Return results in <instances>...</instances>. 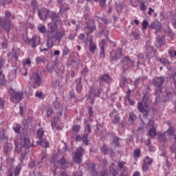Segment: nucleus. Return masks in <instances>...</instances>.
Listing matches in <instances>:
<instances>
[{
	"label": "nucleus",
	"instance_id": "1",
	"mask_svg": "<svg viewBox=\"0 0 176 176\" xmlns=\"http://www.w3.org/2000/svg\"><path fill=\"white\" fill-rule=\"evenodd\" d=\"M142 102L138 103V109L140 113H143L144 116H147L149 113V106H148V101H149V96L145 94L142 98Z\"/></svg>",
	"mask_w": 176,
	"mask_h": 176
},
{
	"label": "nucleus",
	"instance_id": "2",
	"mask_svg": "<svg viewBox=\"0 0 176 176\" xmlns=\"http://www.w3.org/2000/svg\"><path fill=\"white\" fill-rule=\"evenodd\" d=\"M10 17V12L6 11L5 17H0V27L9 32L10 31V28L12 27V23L9 18Z\"/></svg>",
	"mask_w": 176,
	"mask_h": 176
},
{
	"label": "nucleus",
	"instance_id": "3",
	"mask_svg": "<svg viewBox=\"0 0 176 176\" xmlns=\"http://www.w3.org/2000/svg\"><path fill=\"white\" fill-rule=\"evenodd\" d=\"M83 155H85V149L82 146L78 147L76 151L74 153L73 160L74 163L80 164L83 159Z\"/></svg>",
	"mask_w": 176,
	"mask_h": 176
},
{
	"label": "nucleus",
	"instance_id": "4",
	"mask_svg": "<svg viewBox=\"0 0 176 176\" xmlns=\"http://www.w3.org/2000/svg\"><path fill=\"white\" fill-rule=\"evenodd\" d=\"M10 94V102H13V104H18L23 100V93L17 92L13 89L10 90L9 91Z\"/></svg>",
	"mask_w": 176,
	"mask_h": 176
},
{
	"label": "nucleus",
	"instance_id": "5",
	"mask_svg": "<svg viewBox=\"0 0 176 176\" xmlns=\"http://www.w3.org/2000/svg\"><path fill=\"white\" fill-rule=\"evenodd\" d=\"M96 30H97V27L91 19L89 20L84 26V31L86 32L87 36H89V35L93 34Z\"/></svg>",
	"mask_w": 176,
	"mask_h": 176
},
{
	"label": "nucleus",
	"instance_id": "6",
	"mask_svg": "<svg viewBox=\"0 0 176 176\" xmlns=\"http://www.w3.org/2000/svg\"><path fill=\"white\" fill-rule=\"evenodd\" d=\"M123 57V50L121 47L117 49L116 51H113L110 55V62L113 63V61H118L120 58Z\"/></svg>",
	"mask_w": 176,
	"mask_h": 176
},
{
	"label": "nucleus",
	"instance_id": "7",
	"mask_svg": "<svg viewBox=\"0 0 176 176\" xmlns=\"http://www.w3.org/2000/svg\"><path fill=\"white\" fill-rule=\"evenodd\" d=\"M121 64L123 65V70L126 72L130 67L134 65V61L131 60L129 56H125L122 59Z\"/></svg>",
	"mask_w": 176,
	"mask_h": 176
},
{
	"label": "nucleus",
	"instance_id": "8",
	"mask_svg": "<svg viewBox=\"0 0 176 176\" xmlns=\"http://www.w3.org/2000/svg\"><path fill=\"white\" fill-rule=\"evenodd\" d=\"M29 43L31 45L32 49H35L36 46L41 45V38L38 35L34 34L31 39H29Z\"/></svg>",
	"mask_w": 176,
	"mask_h": 176
},
{
	"label": "nucleus",
	"instance_id": "9",
	"mask_svg": "<svg viewBox=\"0 0 176 176\" xmlns=\"http://www.w3.org/2000/svg\"><path fill=\"white\" fill-rule=\"evenodd\" d=\"M61 116H63V111H58L56 113V116L54 117L52 119L51 126H52L53 130H54V129L56 128L57 123H58V122H60V119Z\"/></svg>",
	"mask_w": 176,
	"mask_h": 176
},
{
	"label": "nucleus",
	"instance_id": "10",
	"mask_svg": "<svg viewBox=\"0 0 176 176\" xmlns=\"http://www.w3.org/2000/svg\"><path fill=\"white\" fill-rule=\"evenodd\" d=\"M89 40V50L90 53H93L94 54L96 53V50H97V43L93 41V37L90 36L88 37Z\"/></svg>",
	"mask_w": 176,
	"mask_h": 176
},
{
	"label": "nucleus",
	"instance_id": "11",
	"mask_svg": "<svg viewBox=\"0 0 176 176\" xmlns=\"http://www.w3.org/2000/svg\"><path fill=\"white\" fill-rule=\"evenodd\" d=\"M165 80L166 78L164 77H157L153 79V85L156 87H162Z\"/></svg>",
	"mask_w": 176,
	"mask_h": 176
},
{
	"label": "nucleus",
	"instance_id": "12",
	"mask_svg": "<svg viewBox=\"0 0 176 176\" xmlns=\"http://www.w3.org/2000/svg\"><path fill=\"white\" fill-rule=\"evenodd\" d=\"M45 19L47 17H49L50 19H52V21H54V23H57L58 21V15L56 14L55 12H50L49 10H46V14H45Z\"/></svg>",
	"mask_w": 176,
	"mask_h": 176
},
{
	"label": "nucleus",
	"instance_id": "13",
	"mask_svg": "<svg viewBox=\"0 0 176 176\" xmlns=\"http://www.w3.org/2000/svg\"><path fill=\"white\" fill-rule=\"evenodd\" d=\"M87 170L92 174L93 176H97V172L96 171V164H88Z\"/></svg>",
	"mask_w": 176,
	"mask_h": 176
},
{
	"label": "nucleus",
	"instance_id": "14",
	"mask_svg": "<svg viewBox=\"0 0 176 176\" xmlns=\"http://www.w3.org/2000/svg\"><path fill=\"white\" fill-rule=\"evenodd\" d=\"M118 168L122 173H127V167L126 166V162L124 161H119L118 163Z\"/></svg>",
	"mask_w": 176,
	"mask_h": 176
},
{
	"label": "nucleus",
	"instance_id": "15",
	"mask_svg": "<svg viewBox=\"0 0 176 176\" xmlns=\"http://www.w3.org/2000/svg\"><path fill=\"white\" fill-rule=\"evenodd\" d=\"M48 28L50 29L51 34H54V32L57 31V23L50 22L48 23Z\"/></svg>",
	"mask_w": 176,
	"mask_h": 176
},
{
	"label": "nucleus",
	"instance_id": "16",
	"mask_svg": "<svg viewBox=\"0 0 176 176\" xmlns=\"http://www.w3.org/2000/svg\"><path fill=\"white\" fill-rule=\"evenodd\" d=\"M149 28H153V30H156V32L160 31V23L157 21L152 22L150 25L148 26Z\"/></svg>",
	"mask_w": 176,
	"mask_h": 176
},
{
	"label": "nucleus",
	"instance_id": "17",
	"mask_svg": "<svg viewBox=\"0 0 176 176\" xmlns=\"http://www.w3.org/2000/svg\"><path fill=\"white\" fill-rule=\"evenodd\" d=\"M59 164H60L61 168L63 170H65V168H68V162H67V160L63 157L60 160L57 161Z\"/></svg>",
	"mask_w": 176,
	"mask_h": 176
},
{
	"label": "nucleus",
	"instance_id": "18",
	"mask_svg": "<svg viewBox=\"0 0 176 176\" xmlns=\"http://www.w3.org/2000/svg\"><path fill=\"white\" fill-rule=\"evenodd\" d=\"M33 82L37 86H39L42 82V78L38 75V74H34L32 76Z\"/></svg>",
	"mask_w": 176,
	"mask_h": 176
},
{
	"label": "nucleus",
	"instance_id": "19",
	"mask_svg": "<svg viewBox=\"0 0 176 176\" xmlns=\"http://www.w3.org/2000/svg\"><path fill=\"white\" fill-rule=\"evenodd\" d=\"M23 146L25 148H31V146H34V142H31L30 138H25L23 139Z\"/></svg>",
	"mask_w": 176,
	"mask_h": 176
},
{
	"label": "nucleus",
	"instance_id": "20",
	"mask_svg": "<svg viewBox=\"0 0 176 176\" xmlns=\"http://www.w3.org/2000/svg\"><path fill=\"white\" fill-rule=\"evenodd\" d=\"M64 35H65V32L64 30H62L60 32H57L55 34L54 38L55 39H56V41H58L60 42V41L63 39V36H64Z\"/></svg>",
	"mask_w": 176,
	"mask_h": 176
},
{
	"label": "nucleus",
	"instance_id": "21",
	"mask_svg": "<svg viewBox=\"0 0 176 176\" xmlns=\"http://www.w3.org/2000/svg\"><path fill=\"white\" fill-rule=\"evenodd\" d=\"M100 151L103 155H107L109 153V147H108V145L103 144L100 148Z\"/></svg>",
	"mask_w": 176,
	"mask_h": 176
},
{
	"label": "nucleus",
	"instance_id": "22",
	"mask_svg": "<svg viewBox=\"0 0 176 176\" xmlns=\"http://www.w3.org/2000/svg\"><path fill=\"white\" fill-rule=\"evenodd\" d=\"M100 83L102 81L105 82L106 83H111V77L108 74H104L100 76Z\"/></svg>",
	"mask_w": 176,
	"mask_h": 176
},
{
	"label": "nucleus",
	"instance_id": "23",
	"mask_svg": "<svg viewBox=\"0 0 176 176\" xmlns=\"http://www.w3.org/2000/svg\"><path fill=\"white\" fill-rule=\"evenodd\" d=\"M39 145L42 146V148H49L50 146V144L47 140H43V139H41L39 140Z\"/></svg>",
	"mask_w": 176,
	"mask_h": 176
},
{
	"label": "nucleus",
	"instance_id": "24",
	"mask_svg": "<svg viewBox=\"0 0 176 176\" xmlns=\"http://www.w3.org/2000/svg\"><path fill=\"white\" fill-rule=\"evenodd\" d=\"M67 10H69V8H68L67 5H65V6H63L62 7H60L59 12L60 13V14L62 16H63V14L67 16Z\"/></svg>",
	"mask_w": 176,
	"mask_h": 176
},
{
	"label": "nucleus",
	"instance_id": "25",
	"mask_svg": "<svg viewBox=\"0 0 176 176\" xmlns=\"http://www.w3.org/2000/svg\"><path fill=\"white\" fill-rule=\"evenodd\" d=\"M157 133H156V129L155 127L151 128L148 130V135L149 137H151V138H155V137H156L157 135Z\"/></svg>",
	"mask_w": 176,
	"mask_h": 176
},
{
	"label": "nucleus",
	"instance_id": "26",
	"mask_svg": "<svg viewBox=\"0 0 176 176\" xmlns=\"http://www.w3.org/2000/svg\"><path fill=\"white\" fill-rule=\"evenodd\" d=\"M76 89L77 93H82V90H83V87L82 86V78H80L79 82L77 83Z\"/></svg>",
	"mask_w": 176,
	"mask_h": 176
},
{
	"label": "nucleus",
	"instance_id": "27",
	"mask_svg": "<svg viewBox=\"0 0 176 176\" xmlns=\"http://www.w3.org/2000/svg\"><path fill=\"white\" fill-rule=\"evenodd\" d=\"M43 134H45V131H43V129L41 128L37 130L36 135L39 140L43 139Z\"/></svg>",
	"mask_w": 176,
	"mask_h": 176
},
{
	"label": "nucleus",
	"instance_id": "28",
	"mask_svg": "<svg viewBox=\"0 0 176 176\" xmlns=\"http://www.w3.org/2000/svg\"><path fill=\"white\" fill-rule=\"evenodd\" d=\"M94 96H93V86H91L89 88V94L88 95V100H91V104H94Z\"/></svg>",
	"mask_w": 176,
	"mask_h": 176
},
{
	"label": "nucleus",
	"instance_id": "29",
	"mask_svg": "<svg viewBox=\"0 0 176 176\" xmlns=\"http://www.w3.org/2000/svg\"><path fill=\"white\" fill-rule=\"evenodd\" d=\"M101 93H102V89L99 88L97 91H94V88H93V95L94 98L100 97Z\"/></svg>",
	"mask_w": 176,
	"mask_h": 176
},
{
	"label": "nucleus",
	"instance_id": "30",
	"mask_svg": "<svg viewBox=\"0 0 176 176\" xmlns=\"http://www.w3.org/2000/svg\"><path fill=\"white\" fill-rule=\"evenodd\" d=\"M20 171H21V164H19L14 170V176H19L20 174Z\"/></svg>",
	"mask_w": 176,
	"mask_h": 176
},
{
	"label": "nucleus",
	"instance_id": "31",
	"mask_svg": "<svg viewBox=\"0 0 176 176\" xmlns=\"http://www.w3.org/2000/svg\"><path fill=\"white\" fill-rule=\"evenodd\" d=\"M141 156V148H136L134 150L133 157L137 160Z\"/></svg>",
	"mask_w": 176,
	"mask_h": 176
},
{
	"label": "nucleus",
	"instance_id": "32",
	"mask_svg": "<svg viewBox=\"0 0 176 176\" xmlns=\"http://www.w3.org/2000/svg\"><path fill=\"white\" fill-rule=\"evenodd\" d=\"M135 119H137V116L134 114V113H130L128 122H129V123H133Z\"/></svg>",
	"mask_w": 176,
	"mask_h": 176
},
{
	"label": "nucleus",
	"instance_id": "33",
	"mask_svg": "<svg viewBox=\"0 0 176 176\" xmlns=\"http://www.w3.org/2000/svg\"><path fill=\"white\" fill-rule=\"evenodd\" d=\"M143 163H144L145 164H148V166H151V164L153 163V160L149 157V156H146L143 160Z\"/></svg>",
	"mask_w": 176,
	"mask_h": 176
},
{
	"label": "nucleus",
	"instance_id": "34",
	"mask_svg": "<svg viewBox=\"0 0 176 176\" xmlns=\"http://www.w3.org/2000/svg\"><path fill=\"white\" fill-rule=\"evenodd\" d=\"M37 30L39 31V32H41V34H46V26L43 25H39L37 27Z\"/></svg>",
	"mask_w": 176,
	"mask_h": 176
},
{
	"label": "nucleus",
	"instance_id": "35",
	"mask_svg": "<svg viewBox=\"0 0 176 176\" xmlns=\"http://www.w3.org/2000/svg\"><path fill=\"white\" fill-rule=\"evenodd\" d=\"M21 129V125L20 124H15L13 126V130L16 133V134H19L20 133V129Z\"/></svg>",
	"mask_w": 176,
	"mask_h": 176
},
{
	"label": "nucleus",
	"instance_id": "36",
	"mask_svg": "<svg viewBox=\"0 0 176 176\" xmlns=\"http://www.w3.org/2000/svg\"><path fill=\"white\" fill-rule=\"evenodd\" d=\"M160 61L162 63V64H163V65H165L166 67H167V65H170V64H171V63H170V61H168V60L165 58H160Z\"/></svg>",
	"mask_w": 176,
	"mask_h": 176
},
{
	"label": "nucleus",
	"instance_id": "37",
	"mask_svg": "<svg viewBox=\"0 0 176 176\" xmlns=\"http://www.w3.org/2000/svg\"><path fill=\"white\" fill-rule=\"evenodd\" d=\"M72 131L74 133H79L80 131V125L79 124H74L72 128Z\"/></svg>",
	"mask_w": 176,
	"mask_h": 176
},
{
	"label": "nucleus",
	"instance_id": "38",
	"mask_svg": "<svg viewBox=\"0 0 176 176\" xmlns=\"http://www.w3.org/2000/svg\"><path fill=\"white\" fill-rule=\"evenodd\" d=\"M36 64H42V63H45V58L43 56H38L35 59Z\"/></svg>",
	"mask_w": 176,
	"mask_h": 176
},
{
	"label": "nucleus",
	"instance_id": "39",
	"mask_svg": "<svg viewBox=\"0 0 176 176\" xmlns=\"http://www.w3.org/2000/svg\"><path fill=\"white\" fill-rule=\"evenodd\" d=\"M87 138H89V135L86 133L82 137L81 139L84 144H85L86 145H89V140H87Z\"/></svg>",
	"mask_w": 176,
	"mask_h": 176
},
{
	"label": "nucleus",
	"instance_id": "40",
	"mask_svg": "<svg viewBox=\"0 0 176 176\" xmlns=\"http://www.w3.org/2000/svg\"><path fill=\"white\" fill-rule=\"evenodd\" d=\"M95 2H99V5L101 8H105L107 0H94Z\"/></svg>",
	"mask_w": 176,
	"mask_h": 176
},
{
	"label": "nucleus",
	"instance_id": "41",
	"mask_svg": "<svg viewBox=\"0 0 176 176\" xmlns=\"http://www.w3.org/2000/svg\"><path fill=\"white\" fill-rule=\"evenodd\" d=\"M35 96L40 98V100H45V94H43V92H36Z\"/></svg>",
	"mask_w": 176,
	"mask_h": 176
},
{
	"label": "nucleus",
	"instance_id": "42",
	"mask_svg": "<svg viewBox=\"0 0 176 176\" xmlns=\"http://www.w3.org/2000/svg\"><path fill=\"white\" fill-rule=\"evenodd\" d=\"M22 64L23 67H25V65H31V58H28L25 60H23Z\"/></svg>",
	"mask_w": 176,
	"mask_h": 176
},
{
	"label": "nucleus",
	"instance_id": "43",
	"mask_svg": "<svg viewBox=\"0 0 176 176\" xmlns=\"http://www.w3.org/2000/svg\"><path fill=\"white\" fill-rule=\"evenodd\" d=\"M120 122V118L119 116L116 115L114 117V119L113 120V124H118V123Z\"/></svg>",
	"mask_w": 176,
	"mask_h": 176
},
{
	"label": "nucleus",
	"instance_id": "44",
	"mask_svg": "<svg viewBox=\"0 0 176 176\" xmlns=\"http://www.w3.org/2000/svg\"><path fill=\"white\" fill-rule=\"evenodd\" d=\"M146 9H147V7H146V6L145 5V2L141 1V2H140V10H141L142 12H144V11L146 10Z\"/></svg>",
	"mask_w": 176,
	"mask_h": 176
},
{
	"label": "nucleus",
	"instance_id": "45",
	"mask_svg": "<svg viewBox=\"0 0 176 176\" xmlns=\"http://www.w3.org/2000/svg\"><path fill=\"white\" fill-rule=\"evenodd\" d=\"M119 141H120V138L116 137L113 140V144H115L116 146H120V144L119 143Z\"/></svg>",
	"mask_w": 176,
	"mask_h": 176
},
{
	"label": "nucleus",
	"instance_id": "46",
	"mask_svg": "<svg viewBox=\"0 0 176 176\" xmlns=\"http://www.w3.org/2000/svg\"><path fill=\"white\" fill-rule=\"evenodd\" d=\"M5 85H6V78H5V75H3V76L0 78V85L5 86Z\"/></svg>",
	"mask_w": 176,
	"mask_h": 176
},
{
	"label": "nucleus",
	"instance_id": "47",
	"mask_svg": "<svg viewBox=\"0 0 176 176\" xmlns=\"http://www.w3.org/2000/svg\"><path fill=\"white\" fill-rule=\"evenodd\" d=\"M155 94L157 96H160V94H162V87H157L155 91Z\"/></svg>",
	"mask_w": 176,
	"mask_h": 176
},
{
	"label": "nucleus",
	"instance_id": "48",
	"mask_svg": "<svg viewBox=\"0 0 176 176\" xmlns=\"http://www.w3.org/2000/svg\"><path fill=\"white\" fill-rule=\"evenodd\" d=\"M110 174H111L113 176H116L118 174H119V170L115 168L110 169Z\"/></svg>",
	"mask_w": 176,
	"mask_h": 176
},
{
	"label": "nucleus",
	"instance_id": "49",
	"mask_svg": "<svg viewBox=\"0 0 176 176\" xmlns=\"http://www.w3.org/2000/svg\"><path fill=\"white\" fill-rule=\"evenodd\" d=\"M149 166L150 165H148V164H145L143 162L142 166V171H148V170H149Z\"/></svg>",
	"mask_w": 176,
	"mask_h": 176
},
{
	"label": "nucleus",
	"instance_id": "50",
	"mask_svg": "<svg viewBox=\"0 0 176 176\" xmlns=\"http://www.w3.org/2000/svg\"><path fill=\"white\" fill-rule=\"evenodd\" d=\"M116 11H117L118 12H122V11H123V7L122 6V4H118V3H116Z\"/></svg>",
	"mask_w": 176,
	"mask_h": 176
},
{
	"label": "nucleus",
	"instance_id": "51",
	"mask_svg": "<svg viewBox=\"0 0 176 176\" xmlns=\"http://www.w3.org/2000/svg\"><path fill=\"white\" fill-rule=\"evenodd\" d=\"M168 54L171 58L176 57V51L173 50H169Z\"/></svg>",
	"mask_w": 176,
	"mask_h": 176
},
{
	"label": "nucleus",
	"instance_id": "52",
	"mask_svg": "<svg viewBox=\"0 0 176 176\" xmlns=\"http://www.w3.org/2000/svg\"><path fill=\"white\" fill-rule=\"evenodd\" d=\"M148 21L146 20H144L143 22H142V30H146V28H148Z\"/></svg>",
	"mask_w": 176,
	"mask_h": 176
},
{
	"label": "nucleus",
	"instance_id": "53",
	"mask_svg": "<svg viewBox=\"0 0 176 176\" xmlns=\"http://www.w3.org/2000/svg\"><path fill=\"white\" fill-rule=\"evenodd\" d=\"M47 49H52L53 47V41H50V39H48L47 41Z\"/></svg>",
	"mask_w": 176,
	"mask_h": 176
},
{
	"label": "nucleus",
	"instance_id": "54",
	"mask_svg": "<svg viewBox=\"0 0 176 176\" xmlns=\"http://www.w3.org/2000/svg\"><path fill=\"white\" fill-rule=\"evenodd\" d=\"M147 126L152 128L155 127V121L150 120L147 123Z\"/></svg>",
	"mask_w": 176,
	"mask_h": 176
},
{
	"label": "nucleus",
	"instance_id": "55",
	"mask_svg": "<svg viewBox=\"0 0 176 176\" xmlns=\"http://www.w3.org/2000/svg\"><path fill=\"white\" fill-rule=\"evenodd\" d=\"M46 68L48 72H50V74H52L53 71H54V67L53 65L50 66L48 65H47Z\"/></svg>",
	"mask_w": 176,
	"mask_h": 176
},
{
	"label": "nucleus",
	"instance_id": "56",
	"mask_svg": "<svg viewBox=\"0 0 176 176\" xmlns=\"http://www.w3.org/2000/svg\"><path fill=\"white\" fill-rule=\"evenodd\" d=\"M100 57H102V58H105V52H104V45L100 47Z\"/></svg>",
	"mask_w": 176,
	"mask_h": 176
},
{
	"label": "nucleus",
	"instance_id": "57",
	"mask_svg": "<svg viewBox=\"0 0 176 176\" xmlns=\"http://www.w3.org/2000/svg\"><path fill=\"white\" fill-rule=\"evenodd\" d=\"M5 107V100L3 98H0V109H3Z\"/></svg>",
	"mask_w": 176,
	"mask_h": 176
},
{
	"label": "nucleus",
	"instance_id": "58",
	"mask_svg": "<svg viewBox=\"0 0 176 176\" xmlns=\"http://www.w3.org/2000/svg\"><path fill=\"white\" fill-rule=\"evenodd\" d=\"M131 36L134 38V39H140V35L135 32H132Z\"/></svg>",
	"mask_w": 176,
	"mask_h": 176
},
{
	"label": "nucleus",
	"instance_id": "59",
	"mask_svg": "<svg viewBox=\"0 0 176 176\" xmlns=\"http://www.w3.org/2000/svg\"><path fill=\"white\" fill-rule=\"evenodd\" d=\"M70 51L68 47H65L63 52V56H67V54H69Z\"/></svg>",
	"mask_w": 176,
	"mask_h": 176
},
{
	"label": "nucleus",
	"instance_id": "60",
	"mask_svg": "<svg viewBox=\"0 0 176 176\" xmlns=\"http://www.w3.org/2000/svg\"><path fill=\"white\" fill-rule=\"evenodd\" d=\"M5 129H3L0 131V140H5Z\"/></svg>",
	"mask_w": 176,
	"mask_h": 176
},
{
	"label": "nucleus",
	"instance_id": "61",
	"mask_svg": "<svg viewBox=\"0 0 176 176\" xmlns=\"http://www.w3.org/2000/svg\"><path fill=\"white\" fill-rule=\"evenodd\" d=\"M4 64H5V59H3V58L0 56V69H2V67H3Z\"/></svg>",
	"mask_w": 176,
	"mask_h": 176
},
{
	"label": "nucleus",
	"instance_id": "62",
	"mask_svg": "<svg viewBox=\"0 0 176 176\" xmlns=\"http://www.w3.org/2000/svg\"><path fill=\"white\" fill-rule=\"evenodd\" d=\"M85 131H87L88 134L91 133V128L90 127V124H87L85 128Z\"/></svg>",
	"mask_w": 176,
	"mask_h": 176
},
{
	"label": "nucleus",
	"instance_id": "63",
	"mask_svg": "<svg viewBox=\"0 0 176 176\" xmlns=\"http://www.w3.org/2000/svg\"><path fill=\"white\" fill-rule=\"evenodd\" d=\"M54 105L55 109H60V108H61V104H60L58 102H54Z\"/></svg>",
	"mask_w": 176,
	"mask_h": 176
},
{
	"label": "nucleus",
	"instance_id": "64",
	"mask_svg": "<svg viewBox=\"0 0 176 176\" xmlns=\"http://www.w3.org/2000/svg\"><path fill=\"white\" fill-rule=\"evenodd\" d=\"M137 1L138 0H131V5L133 8H137Z\"/></svg>",
	"mask_w": 176,
	"mask_h": 176
}]
</instances>
